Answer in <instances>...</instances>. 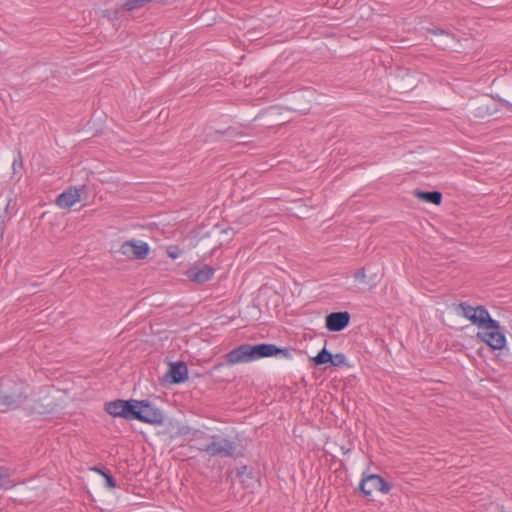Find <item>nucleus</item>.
<instances>
[{
	"label": "nucleus",
	"mask_w": 512,
	"mask_h": 512,
	"mask_svg": "<svg viewBox=\"0 0 512 512\" xmlns=\"http://www.w3.org/2000/svg\"><path fill=\"white\" fill-rule=\"evenodd\" d=\"M86 192V186L69 187L56 198V204L63 209L72 207L81 200L82 193Z\"/></svg>",
	"instance_id": "nucleus-10"
},
{
	"label": "nucleus",
	"mask_w": 512,
	"mask_h": 512,
	"mask_svg": "<svg viewBox=\"0 0 512 512\" xmlns=\"http://www.w3.org/2000/svg\"><path fill=\"white\" fill-rule=\"evenodd\" d=\"M354 279L360 283H366V272L364 268H360L355 271L353 275Z\"/></svg>",
	"instance_id": "nucleus-21"
},
{
	"label": "nucleus",
	"mask_w": 512,
	"mask_h": 512,
	"mask_svg": "<svg viewBox=\"0 0 512 512\" xmlns=\"http://www.w3.org/2000/svg\"><path fill=\"white\" fill-rule=\"evenodd\" d=\"M119 252L129 259H145L149 253V245L142 241L128 240L121 245Z\"/></svg>",
	"instance_id": "nucleus-9"
},
{
	"label": "nucleus",
	"mask_w": 512,
	"mask_h": 512,
	"mask_svg": "<svg viewBox=\"0 0 512 512\" xmlns=\"http://www.w3.org/2000/svg\"><path fill=\"white\" fill-rule=\"evenodd\" d=\"M188 379V367L184 362H172L163 376V380L170 384H179Z\"/></svg>",
	"instance_id": "nucleus-11"
},
{
	"label": "nucleus",
	"mask_w": 512,
	"mask_h": 512,
	"mask_svg": "<svg viewBox=\"0 0 512 512\" xmlns=\"http://www.w3.org/2000/svg\"><path fill=\"white\" fill-rule=\"evenodd\" d=\"M215 133L219 135H225L228 137H234L238 134L233 128H228L225 131H216Z\"/></svg>",
	"instance_id": "nucleus-23"
},
{
	"label": "nucleus",
	"mask_w": 512,
	"mask_h": 512,
	"mask_svg": "<svg viewBox=\"0 0 512 512\" xmlns=\"http://www.w3.org/2000/svg\"><path fill=\"white\" fill-rule=\"evenodd\" d=\"M414 195L421 201L432 203L435 205H440L442 202V194L439 191H421L415 190Z\"/></svg>",
	"instance_id": "nucleus-15"
},
{
	"label": "nucleus",
	"mask_w": 512,
	"mask_h": 512,
	"mask_svg": "<svg viewBox=\"0 0 512 512\" xmlns=\"http://www.w3.org/2000/svg\"><path fill=\"white\" fill-rule=\"evenodd\" d=\"M484 331L477 333V338L482 342L486 343L493 350H501L506 345V336L499 322L497 321V327H479Z\"/></svg>",
	"instance_id": "nucleus-6"
},
{
	"label": "nucleus",
	"mask_w": 512,
	"mask_h": 512,
	"mask_svg": "<svg viewBox=\"0 0 512 512\" xmlns=\"http://www.w3.org/2000/svg\"><path fill=\"white\" fill-rule=\"evenodd\" d=\"M12 167H13L14 173H16L18 171V169L22 168V159H21V157L19 158V160L15 159L13 161Z\"/></svg>",
	"instance_id": "nucleus-24"
},
{
	"label": "nucleus",
	"mask_w": 512,
	"mask_h": 512,
	"mask_svg": "<svg viewBox=\"0 0 512 512\" xmlns=\"http://www.w3.org/2000/svg\"><path fill=\"white\" fill-rule=\"evenodd\" d=\"M330 364L334 367H342L347 365V358L343 353L332 354Z\"/></svg>",
	"instance_id": "nucleus-19"
},
{
	"label": "nucleus",
	"mask_w": 512,
	"mask_h": 512,
	"mask_svg": "<svg viewBox=\"0 0 512 512\" xmlns=\"http://www.w3.org/2000/svg\"><path fill=\"white\" fill-rule=\"evenodd\" d=\"M136 400L117 399L105 403V411L113 417H121L126 420H133L134 408H136Z\"/></svg>",
	"instance_id": "nucleus-7"
},
{
	"label": "nucleus",
	"mask_w": 512,
	"mask_h": 512,
	"mask_svg": "<svg viewBox=\"0 0 512 512\" xmlns=\"http://www.w3.org/2000/svg\"><path fill=\"white\" fill-rule=\"evenodd\" d=\"M471 113L478 118H484L491 115L490 107L483 100H475L471 103Z\"/></svg>",
	"instance_id": "nucleus-16"
},
{
	"label": "nucleus",
	"mask_w": 512,
	"mask_h": 512,
	"mask_svg": "<svg viewBox=\"0 0 512 512\" xmlns=\"http://www.w3.org/2000/svg\"><path fill=\"white\" fill-rule=\"evenodd\" d=\"M204 440H198L196 441V443H192L193 446H200L201 444H205L203 442ZM189 448L191 449V444H189Z\"/></svg>",
	"instance_id": "nucleus-27"
},
{
	"label": "nucleus",
	"mask_w": 512,
	"mask_h": 512,
	"mask_svg": "<svg viewBox=\"0 0 512 512\" xmlns=\"http://www.w3.org/2000/svg\"><path fill=\"white\" fill-rule=\"evenodd\" d=\"M28 386L23 381L3 378L0 385V412L16 410L28 400Z\"/></svg>",
	"instance_id": "nucleus-2"
},
{
	"label": "nucleus",
	"mask_w": 512,
	"mask_h": 512,
	"mask_svg": "<svg viewBox=\"0 0 512 512\" xmlns=\"http://www.w3.org/2000/svg\"><path fill=\"white\" fill-rule=\"evenodd\" d=\"M457 313L468 319L473 325L479 327H497V321L492 319L485 306H471L467 302H460L455 308Z\"/></svg>",
	"instance_id": "nucleus-4"
},
{
	"label": "nucleus",
	"mask_w": 512,
	"mask_h": 512,
	"mask_svg": "<svg viewBox=\"0 0 512 512\" xmlns=\"http://www.w3.org/2000/svg\"><path fill=\"white\" fill-rule=\"evenodd\" d=\"M210 440L207 444H201L200 446L191 445V449H195L199 452H206L209 456H220V457H235L237 451V444L225 438L219 434H214L208 437Z\"/></svg>",
	"instance_id": "nucleus-3"
},
{
	"label": "nucleus",
	"mask_w": 512,
	"mask_h": 512,
	"mask_svg": "<svg viewBox=\"0 0 512 512\" xmlns=\"http://www.w3.org/2000/svg\"><path fill=\"white\" fill-rule=\"evenodd\" d=\"M281 354L286 358H291V350L287 348H279L275 344L261 343L256 345L242 344L225 356L224 362L216 363L213 366L214 371H220L226 365H235L239 363H248L261 358L277 356Z\"/></svg>",
	"instance_id": "nucleus-1"
},
{
	"label": "nucleus",
	"mask_w": 512,
	"mask_h": 512,
	"mask_svg": "<svg viewBox=\"0 0 512 512\" xmlns=\"http://www.w3.org/2000/svg\"><path fill=\"white\" fill-rule=\"evenodd\" d=\"M90 470L94 471L102 476H104L108 472L107 470H105L104 468L99 467V466H94Z\"/></svg>",
	"instance_id": "nucleus-25"
},
{
	"label": "nucleus",
	"mask_w": 512,
	"mask_h": 512,
	"mask_svg": "<svg viewBox=\"0 0 512 512\" xmlns=\"http://www.w3.org/2000/svg\"><path fill=\"white\" fill-rule=\"evenodd\" d=\"M351 316L347 311L332 312L325 318V327L330 332H340L350 323Z\"/></svg>",
	"instance_id": "nucleus-12"
},
{
	"label": "nucleus",
	"mask_w": 512,
	"mask_h": 512,
	"mask_svg": "<svg viewBox=\"0 0 512 512\" xmlns=\"http://www.w3.org/2000/svg\"><path fill=\"white\" fill-rule=\"evenodd\" d=\"M215 270L213 267L202 264L194 265L186 271L187 278L195 283L202 284L209 281L214 276Z\"/></svg>",
	"instance_id": "nucleus-13"
},
{
	"label": "nucleus",
	"mask_w": 512,
	"mask_h": 512,
	"mask_svg": "<svg viewBox=\"0 0 512 512\" xmlns=\"http://www.w3.org/2000/svg\"><path fill=\"white\" fill-rule=\"evenodd\" d=\"M315 366H320L326 363H330L332 360V353L325 347L318 352V354L311 359Z\"/></svg>",
	"instance_id": "nucleus-18"
},
{
	"label": "nucleus",
	"mask_w": 512,
	"mask_h": 512,
	"mask_svg": "<svg viewBox=\"0 0 512 512\" xmlns=\"http://www.w3.org/2000/svg\"><path fill=\"white\" fill-rule=\"evenodd\" d=\"M180 433L183 435H191L192 437L189 439V444H192L193 442H196L198 440H209L208 435L199 429H192L189 427H183L180 430Z\"/></svg>",
	"instance_id": "nucleus-17"
},
{
	"label": "nucleus",
	"mask_w": 512,
	"mask_h": 512,
	"mask_svg": "<svg viewBox=\"0 0 512 512\" xmlns=\"http://www.w3.org/2000/svg\"><path fill=\"white\" fill-rule=\"evenodd\" d=\"M133 420L151 425H161L165 417L163 412L148 400H136Z\"/></svg>",
	"instance_id": "nucleus-5"
},
{
	"label": "nucleus",
	"mask_w": 512,
	"mask_h": 512,
	"mask_svg": "<svg viewBox=\"0 0 512 512\" xmlns=\"http://www.w3.org/2000/svg\"><path fill=\"white\" fill-rule=\"evenodd\" d=\"M427 31L433 35L440 37L439 39L436 40L435 45L439 46L442 49L456 50L455 46L457 45L459 40L455 37L454 34L441 28H428Z\"/></svg>",
	"instance_id": "nucleus-14"
},
{
	"label": "nucleus",
	"mask_w": 512,
	"mask_h": 512,
	"mask_svg": "<svg viewBox=\"0 0 512 512\" xmlns=\"http://www.w3.org/2000/svg\"><path fill=\"white\" fill-rule=\"evenodd\" d=\"M4 231H5V222H4V220L0 219V241L3 239Z\"/></svg>",
	"instance_id": "nucleus-26"
},
{
	"label": "nucleus",
	"mask_w": 512,
	"mask_h": 512,
	"mask_svg": "<svg viewBox=\"0 0 512 512\" xmlns=\"http://www.w3.org/2000/svg\"><path fill=\"white\" fill-rule=\"evenodd\" d=\"M168 254H169V256H170L171 258H173V259H175V258H177V257H178V253H176V252H171V251H169V252H168Z\"/></svg>",
	"instance_id": "nucleus-28"
},
{
	"label": "nucleus",
	"mask_w": 512,
	"mask_h": 512,
	"mask_svg": "<svg viewBox=\"0 0 512 512\" xmlns=\"http://www.w3.org/2000/svg\"><path fill=\"white\" fill-rule=\"evenodd\" d=\"M359 488L365 496H370L374 491L387 494L391 490V484L380 475L371 474L361 480Z\"/></svg>",
	"instance_id": "nucleus-8"
},
{
	"label": "nucleus",
	"mask_w": 512,
	"mask_h": 512,
	"mask_svg": "<svg viewBox=\"0 0 512 512\" xmlns=\"http://www.w3.org/2000/svg\"><path fill=\"white\" fill-rule=\"evenodd\" d=\"M102 16L109 19L110 21L117 20L119 18V10L118 9L103 10Z\"/></svg>",
	"instance_id": "nucleus-20"
},
{
	"label": "nucleus",
	"mask_w": 512,
	"mask_h": 512,
	"mask_svg": "<svg viewBox=\"0 0 512 512\" xmlns=\"http://www.w3.org/2000/svg\"><path fill=\"white\" fill-rule=\"evenodd\" d=\"M103 477L106 480V486L108 488L113 489L117 486L116 480L113 478V476L111 475V473L109 471Z\"/></svg>",
	"instance_id": "nucleus-22"
}]
</instances>
